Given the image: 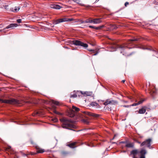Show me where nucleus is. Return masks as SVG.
Returning a JSON list of instances; mask_svg holds the SVG:
<instances>
[{
  "mask_svg": "<svg viewBox=\"0 0 158 158\" xmlns=\"http://www.w3.org/2000/svg\"><path fill=\"white\" fill-rule=\"evenodd\" d=\"M62 123V127L64 128L70 129V128H74V126L71 123L72 121L65 118H62L60 119Z\"/></svg>",
  "mask_w": 158,
  "mask_h": 158,
  "instance_id": "obj_1",
  "label": "nucleus"
},
{
  "mask_svg": "<svg viewBox=\"0 0 158 158\" xmlns=\"http://www.w3.org/2000/svg\"><path fill=\"white\" fill-rule=\"evenodd\" d=\"M0 102L4 103L11 104H18L20 103L19 101L15 99H11L10 100H2L0 99Z\"/></svg>",
  "mask_w": 158,
  "mask_h": 158,
  "instance_id": "obj_2",
  "label": "nucleus"
},
{
  "mask_svg": "<svg viewBox=\"0 0 158 158\" xmlns=\"http://www.w3.org/2000/svg\"><path fill=\"white\" fill-rule=\"evenodd\" d=\"M79 108L73 106L72 109H70L69 112V116L70 117H73L76 113L79 110Z\"/></svg>",
  "mask_w": 158,
  "mask_h": 158,
  "instance_id": "obj_3",
  "label": "nucleus"
},
{
  "mask_svg": "<svg viewBox=\"0 0 158 158\" xmlns=\"http://www.w3.org/2000/svg\"><path fill=\"white\" fill-rule=\"evenodd\" d=\"M152 142V140L151 139H148L145 140L140 145V147L145 146L148 148H151V143Z\"/></svg>",
  "mask_w": 158,
  "mask_h": 158,
  "instance_id": "obj_4",
  "label": "nucleus"
},
{
  "mask_svg": "<svg viewBox=\"0 0 158 158\" xmlns=\"http://www.w3.org/2000/svg\"><path fill=\"white\" fill-rule=\"evenodd\" d=\"M73 44L76 45H80L85 48H87L88 47V45L87 44L83 43L79 40H73Z\"/></svg>",
  "mask_w": 158,
  "mask_h": 158,
  "instance_id": "obj_5",
  "label": "nucleus"
},
{
  "mask_svg": "<svg viewBox=\"0 0 158 158\" xmlns=\"http://www.w3.org/2000/svg\"><path fill=\"white\" fill-rule=\"evenodd\" d=\"M72 20V19H66L65 18H62V19H60L57 20H55L54 21V24H57L59 23L64 22H67L69 21H70Z\"/></svg>",
  "mask_w": 158,
  "mask_h": 158,
  "instance_id": "obj_6",
  "label": "nucleus"
},
{
  "mask_svg": "<svg viewBox=\"0 0 158 158\" xmlns=\"http://www.w3.org/2000/svg\"><path fill=\"white\" fill-rule=\"evenodd\" d=\"M139 152L137 150H133L131 152L130 156H132L133 158H139L136 157V156L139 154Z\"/></svg>",
  "mask_w": 158,
  "mask_h": 158,
  "instance_id": "obj_7",
  "label": "nucleus"
},
{
  "mask_svg": "<svg viewBox=\"0 0 158 158\" xmlns=\"http://www.w3.org/2000/svg\"><path fill=\"white\" fill-rule=\"evenodd\" d=\"M63 5L61 4V5H59L58 4H51L50 6L51 8L56 9H60V8L63 7Z\"/></svg>",
  "mask_w": 158,
  "mask_h": 158,
  "instance_id": "obj_8",
  "label": "nucleus"
},
{
  "mask_svg": "<svg viewBox=\"0 0 158 158\" xmlns=\"http://www.w3.org/2000/svg\"><path fill=\"white\" fill-rule=\"evenodd\" d=\"M83 113L85 114H87L89 116L97 118L99 116V115L97 114H95L93 113H91L86 111H84L83 112Z\"/></svg>",
  "mask_w": 158,
  "mask_h": 158,
  "instance_id": "obj_9",
  "label": "nucleus"
},
{
  "mask_svg": "<svg viewBox=\"0 0 158 158\" xmlns=\"http://www.w3.org/2000/svg\"><path fill=\"white\" fill-rule=\"evenodd\" d=\"M117 103L116 101L113 100L110 101L109 100H107L104 103L105 105H107L108 104H115Z\"/></svg>",
  "mask_w": 158,
  "mask_h": 158,
  "instance_id": "obj_10",
  "label": "nucleus"
},
{
  "mask_svg": "<svg viewBox=\"0 0 158 158\" xmlns=\"http://www.w3.org/2000/svg\"><path fill=\"white\" fill-rule=\"evenodd\" d=\"M77 93H81L84 96L86 97L91 95V93L90 92L88 91H77Z\"/></svg>",
  "mask_w": 158,
  "mask_h": 158,
  "instance_id": "obj_11",
  "label": "nucleus"
},
{
  "mask_svg": "<svg viewBox=\"0 0 158 158\" xmlns=\"http://www.w3.org/2000/svg\"><path fill=\"white\" fill-rule=\"evenodd\" d=\"M141 156L139 158H145V155L146 153V150L144 149H142L139 152Z\"/></svg>",
  "mask_w": 158,
  "mask_h": 158,
  "instance_id": "obj_12",
  "label": "nucleus"
},
{
  "mask_svg": "<svg viewBox=\"0 0 158 158\" xmlns=\"http://www.w3.org/2000/svg\"><path fill=\"white\" fill-rule=\"evenodd\" d=\"M18 26L17 24L16 23H11L7 26L6 28H4L3 30H1L0 31H2L6 29H8L10 28L16 27Z\"/></svg>",
  "mask_w": 158,
  "mask_h": 158,
  "instance_id": "obj_13",
  "label": "nucleus"
},
{
  "mask_svg": "<svg viewBox=\"0 0 158 158\" xmlns=\"http://www.w3.org/2000/svg\"><path fill=\"white\" fill-rule=\"evenodd\" d=\"M146 107L145 106L143 107L140 109H139V113L140 114H143L145 113L146 111Z\"/></svg>",
  "mask_w": 158,
  "mask_h": 158,
  "instance_id": "obj_14",
  "label": "nucleus"
},
{
  "mask_svg": "<svg viewBox=\"0 0 158 158\" xmlns=\"http://www.w3.org/2000/svg\"><path fill=\"white\" fill-rule=\"evenodd\" d=\"M93 23L94 24L99 23L102 22L101 19L100 18L94 19H93Z\"/></svg>",
  "mask_w": 158,
  "mask_h": 158,
  "instance_id": "obj_15",
  "label": "nucleus"
},
{
  "mask_svg": "<svg viewBox=\"0 0 158 158\" xmlns=\"http://www.w3.org/2000/svg\"><path fill=\"white\" fill-rule=\"evenodd\" d=\"M126 147L128 148H132L134 146V144L132 143L127 142L125 145Z\"/></svg>",
  "mask_w": 158,
  "mask_h": 158,
  "instance_id": "obj_16",
  "label": "nucleus"
},
{
  "mask_svg": "<svg viewBox=\"0 0 158 158\" xmlns=\"http://www.w3.org/2000/svg\"><path fill=\"white\" fill-rule=\"evenodd\" d=\"M35 148L37 150V153H42L44 152V149L39 148L37 146H36Z\"/></svg>",
  "mask_w": 158,
  "mask_h": 158,
  "instance_id": "obj_17",
  "label": "nucleus"
},
{
  "mask_svg": "<svg viewBox=\"0 0 158 158\" xmlns=\"http://www.w3.org/2000/svg\"><path fill=\"white\" fill-rule=\"evenodd\" d=\"M91 105L93 107H95L96 108L101 107L99 105L95 102H92L91 103Z\"/></svg>",
  "mask_w": 158,
  "mask_h": 158,
  "instance_id": "obj_18",
  "label": "nucleus"
},
{
  "mask_svg": "<svg viewBox=\"0 0 158 158\" xmlns=\"http://www.w3.org/2000/svg\"><path fill=\"white\" fill-rule=\"evenodd\" d=\"M6 150L10 151V153L11 154H14L15 152H14L13 150L11 149V147L10 146H8L6 148Z\"/></svg>",
  "mask_w": 158,
  "mask_h": 158,
  "instance_id": "obj_19",
  "label": "nucleus"
},
{
  "mask_svg": "<svg viewBox=\"0 0 158 158\" xmlns=\"http://www.w3.org/2000/svg\"><path fill=\"white\" fill-rule=\"evenodd\" d=\"M143 101H144V100H140L137 103H135L132 104L131 106H135L136 105H139L142 103H143Z\"/></svg>",
  "mask_w": 158,
  "mask_h": 158,
  "instance_id": "obj_20",
  "label": "nucleus"
},
{
  "mask_svg": "<svg viewBox=\"0 0 158 158\" xmlns=\"http://www.w3.org/2000/svg\"><path fill=\"white\" fill-rule=\"evenodd\" d=\"M77 143L76 142H74L73 143H71L68 145V146L71 148H74L75 147V145Z\"/></svg>",
  "mask_w": 158,
  "mask_h": 158,
  "instance_id": "obj_21",
  "label": "nucleus"
},
{
  "mask_svg": "<svg viewBox=\"0 0 158 158\" xmlns=\"http://www.w3.org/2000/svg\"><path fill=\"white\" fill-rule=\"evenodd\" d=\"M20 9V6L15 7L14 9L13 10V11L14 12H17Z\"/></svg>",
  "mask_w": 158,
  "mask_h": 158,
  "instance_id": "obj_22",
  "label": "nucleus"
},
{
  "mask_svg": "<svg viewBox=\"0 0 158 158\" xmlns=\"http://www.w3.org/2000/svg\"><path fill=\"white\" fill-rule=\"evenodd\" d=\"M82 121L84 123L88 124L89 123V121L86 119H83L82 120Z\"/></svg>",
  "mask_w": 158,
  "mask_h": 158,
  "instance_id": "obj_23",
  "label": "nucleus"
},
{
  "mask_svg": "<svg viewBox=\"0 0 158 158\" xmlns=\"http://www.w3.org/2000/svg\"><path fill=\"white\" fill-rule=\"evenodd\" d=\"M93 19H89L86 20L85 21V23H93Z\"/></svg>",
  "mask_w": 158,
  "mask_h": 158,
  "instance_id": "obj_24",
  "label": "nucleus"
},
{
  "mask_svg": "<svg viewBox=\"0 0 158 158\" xmlns=\"http://www.w3.org/2000/svg\"><path fill=\"white\" fill-rule=\"evenodd\" d=\"M77 93H78L77 92ZM77 97V95L76 93L74 94H71L70 97V98H75Z\"/></svg>",
  "mask_w": 158,
  "mask_h": 158,
  "instance_id": "obj_25",
  "label": "nucleus"
},
{
  "mask_svg": "<svg viewBox=\"0 0 158 158\" xmlns=\"http://www.w3.org/2000/svg\"><path fill=\"white\" fill-rule=\"evenodd\" d=\"M52 102L54 104L56 105H59V102L57 101H55L54 100L52 101Z\"/></svg>",
  "mask_w": 158,
  "mask_h": 158,
  "instance_id": "obj_26",
  "label": "nucleus"
},
{
  "mask_svg": "<svg viewBox=\"0 0 158 158\" xmlns=\"http://www.w3.org/2000/svg\"><path fill=\"white\" fill-rule=\"evenodd\" d=\"M110 26V29L112 30L115 29L117 28V27L114 25H111Z\"/></svg>",
  "mask_w": 158,
  "mask_h": 158,
  "instance_id": "obj_27",
  "label": "nucleus"
},
{
  "mask_svg": "<svg viewBox=\"0 0 158 158\" xmlns=\"http://www.w3.org/2000/svg\"><path fill=\"white\" fill-rule=\"evenodd\" d=\"M94 29H95L96 30H100V27H99H99H95Z\"/></svg>",
  "mask_w": 158,
  "mask_h": 158,
  "instance_id": "obj_28",
  "label": "nucleus"
},
{
  "mask_svg": "<svg viewBox=\"0 0 158 158\" xmlns=\"http://www.w3.org/2000/svg\"><path fill=\"white\" fill-rule=\"evenodd\" d=\"M54 112L57 114H60V113L59 112H57V111L55 110H54Z\"/></svg>",
  "mask_w": 158,
  "mask_h": 158,
  "instance_id": "obj_29",
  "label": "nucleus"
},
{
  "mask_svg": "<svg viewBox=\"0 0 158 158\" xmlns=\"http://www.w3.org/2000/svg\"><path fill=\"white\" fill-rule=\"evenodd\" d=\"M17 21L19 23H21V19H18L17 20Z\"/></svg>",
  "mask_w": 158,
  "mask_h": 158,
  "instance_id": "obj_30",
  "label": "nucleus"
},
{
  "mask_svg": "<svg viewBox=\"0 0 158 158\" xmlns=\"http://www.w3.org/2000/svg\"><path fill=\"white\" fill-rule=\"evenodd\" d=\"M137 39H132V40H129L130 41H137Z\"/></svg>",
  "mask_w": 158,
  "mask_h": 158,
  "instance_id": "obj_31",
  "label": "nucleus"
},
{
  "mask_svg": "<svg viewBox=\"0 0 158 158\" xmlns=\"http://www.w3.org/2000/svg\"><path fill=\"white\" fill-rule=\"evenodd\" d=\"M127 142H126V141H122V142H121L120 143H123L125 144V145L126 144V143H127Z\"/></svg>",
  "mask_w": 158,
  "mask_h": 158,
  "instance_id": "obj_32",
  "label": "nucleus"
},
{
  "mask_svg": "<svg viewBox=\"0 0 158 158\" xmlns=\"http://www.w3.org/2000/svg\"><path fill=\"white\" fill-rule=\"evenodd\" d=\"M129 4V2H126L125 3V5L126 6H127V5Z\"/></svg>",
  "mask_w": 158,
  "mask_h": 158,
  "instance_id": "obj_33",
  "label": "nucleus"
},
{
  "mask_svg": "<svg viewBox=\"0 0 158 158\" xmlns=\"http://www.w3.org/2000/svg\"><path fill=\"white\" fill-rule=\"evenodd\" d=\"M94 26H89V28H94Z\"/></svg>",
  "mask_w": 158,
  "mask_h": 158,
  "instance_id": "obj_34",
  "label": "nucleus"
},
{
  "mask_svg": "<svg viewBox=\"0 0 158 158\" xmlns=\"http://www.w3.org/2000/svg\"><path fill=\"white\" fill-rule=\"evenodd\" d=\"M104 27V25H102L101 26H99V27H100V29L102 27Z\"/></svg>",
  "mask_w": 158,
  "mask_h": 158,
  "instance_id": "obj_35",
  "label": "nucleus"
},
{
  "mask_svg": "<svg viewBox=\"0 0 158 158\" xmlns=\"http://www.w3.org/2000/svg\"><path fill=\"white\" fill-rule=\"evenodd\" d=\"M123 106L124 107H129V106H126V105H124V106Z\"/></svg>",
  "mask_w": 158,
  "mask_h": 158,
  "instance_id": "obj_36",
  "label": "nucleus"
},
{
  "mask_svg": "<svg viewBox=\"0 0 158 158\" xmlns=\"http://www.w3.org/2000/svg\"><path fill=\"white\" fill-rule=\"evenodd\" d=\"M31 144H34V142H33V141L32 140H31Z\"/></svg>",
  "mask_w": 158,
  "mask_h": 158,
  "instance_id": "obj_37",
  "label": "nucleus"
},
{
  "mask_svg": "<svg viewBox=\"0 0 158 158\" xmlns=\"http://www.w3.org/2000/svg\"><path fill=\"white\" fill-rule=\"evenodd\" d=\"M88 50L89 51H92V52H94V51L93 50H90V49H89Z\"/></svg>",
  "mask_w": 158,
  "mask_h": 158,
  "instance_id": "obj_38",
  "label": "nucleus"
},
{
  "mask_svg": "<svg viewBox=\"0 0 158 158\" xmlns=\"http://www.w3.org/2000/svg\"><path fill=\"white\" fill-rule=\"evenodd\" d=\"M137 142L139 143V144H141V142H139V141H137Z\"/></svg>",
  "mask_w": 158,
  "mask_h": 158,
  "instance_id": "obj_39",
  "label": "nucleus"
},
{
  "mask_svg": "<svg viewBox=\"0 0 158 158\" xmlns=\"http://www.w3.org/2000/svg\"><path fill=\"white\" fill-rule=\"evenodd\" d=\"M85 21H81V23H85Z\"/></svg>",
  "mask_w": 158,
  "mask_h": 158,
  "instance_id": "obj_40",
  "label": "nucleus"
},
{
  "mask_svg": "<svg viewBox=\"0 0 158 158\" xmlns=\"http://www.w3.org/2000/svg\"><path fill=\"white\" fill-rule=\"evenodd\" d=\"M123 47L122 46H120V47H119V48H123Z\"/></svg>",
  "mask_w": 158,
  "mask_h": 158,
  "instance_id": "obj_41",
  "label": "nucleus"
},
{
  "mask_svg": "<svg viewBox=\"0 0 158 158\" xmlns=\"http://www.w3.org/2000/svg\"><path fill=\"white\" fill-rule=\"evenodd\" d=\"M125 81V80H123V81H122V82H123V83H124V82Z\"/></svg>",
  "mask_w": 158,
  "mask_h": 158,
  "instance_id": "obj_42",
  "label": "nucleus"
},
{
  "mask_svg": "<svg viewBox=\"0 0 158 158\" xmlns=\"http://www.w3.org/2000/svg\"><path fill=\"white\" fill-rule=\"evenodd\" d=\"M8 6H4V7H5V8H7V7Z\"/></svg>",
  "mask_w": 158,
  "mask_h": 158,
  "instance_id": "obj_43",
  "label": "nucleus"
},
{
  "mask_svg": "<svg viewBox=\"0 0 158 158\" xmlns=\"http://www.w3.org/2000/svg\"><path fill=\"white\" fill-rule=\"evenodd\" d=\"M98 53V52H97L94 55H96Z\"/></svg>",
  "mask_w": 158,
  "mask_h": 158,
  "instance_id": "obj_44",
  "label": "nucleus"
},
{
  "mask_svg": "<svg viewBox=\"0 0 158 158\" xmlns=\"http://www.w3.org/2000/svg\"><path fill=\"white\" fill-rule=\"evenodd\" d=\"M99 0H96V2H98V1H99Z\"/></svg>",
  "mask_w": 158,
  "mask_h": 158,
  "instance_id": "obj_45",
  "label": "nucleus"
},
{
  "mask_svg": "<svg viewBox=\"0 0 158 158\" xmlns=\"http://www.w3.org/2000/svg\"><path fill=\"white\" fill-rule=\"evenodd\" d=\"M15 158H18V157L16 156V157H15Z\"/></svg>",
  "mask_w": 158,
  "mask_h": 158,
  "instance_id": "obj_46",
  "label": "nucleus"
},
{
  "mask_svg": "<svg viewBox=\"0 0 158 158\" xmlns=\"http://www.w3.org/2000/svg\"><path fill=\"white\" fill-rule=\"evenodd\" d=\"M157 58H158V55L157 56Z\"/></svg>",
  "mask_w": 158,
  "mask_h": 158,
  "instance_id": "obj_47",
  "label": "nucleus"
}]
</instances>
